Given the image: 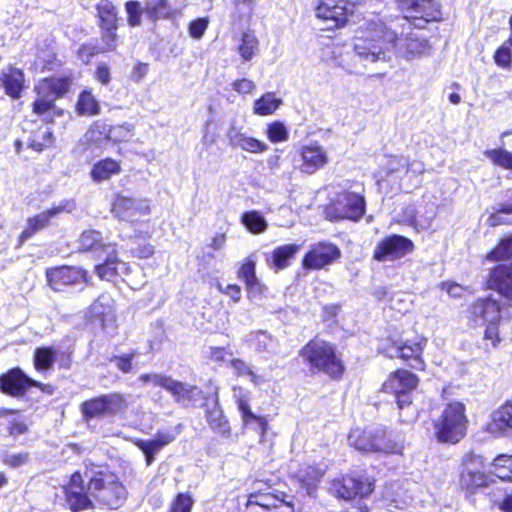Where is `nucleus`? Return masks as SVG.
<instances>
[{
	"instance_id": "obj_30",
	"label": "nucleus",
	"mask_w": 512,
	"mask_h": 512,
	"mask_svg": "<svg viewBox=\"0 0 512 512\" xmlns=\"http://www.w3.org/2000/svg\"><path fill=\"white\" fill-rule=\"evenodd\" d=\"M233 398L235 399L238 409L241 413L243 423L248 425L252 421H255L264 435L267 430V420L264 417L255 415L249 406V395L244 391L243 388L235 386L233 387Z\"/></svg>"
},
{
	"instance_id": "obj_33",
	"label": "nucleus",
	"mask_w": 512,
	"mask_h": 512,
	"mask_svg": "<svg viewBox=\"0 0 512 512\" xmlns=\"http://www.w3.org/2000/svg\"><path fill=\"white\" fill-rule=\"evenodd\" d=\"M121 163L113 158H105L93 164L90 170V178L93 182L101 183L111 177L120 174Z\"/></svg>"
},
{
	"instance_id": "obj_4",
	"label": "nucleus",
	"mask_w": 512,
	"mask_h": 512,
	"mask_svg": "<svg viewBox=\"0 0 512 512\" xmlns=\"http://www.w3.org/2000/svg\"><path fill=\"white\" fill-rule=\"evenodd\" d=\"M465 410L461 402L447 404L434 423L435 437L439 442L455 444L465 437L468 427Z\"/></svg>"
},
{
	"instance_id": "obj_7",
	"label": "nucleus",
	"mask_w": 512,
	"mask_h": 512,
	"mask_svg": "<svg viewBox=\"0 0 512 512\" xmlns=\"http://www.w3.org/2000/svg\"><path fill=\"white\" fill-rule=\"evenodd\" d=\"M88 490L106 506L116 509L126 499V489L111 472H97L89 481Z\"/></svg>"
},
{
	"instance_id": "obj_59",
	"label": "nucleus",
	"mask_w": 512,
	"mask_h": 512,
	"mask_svg": "<svg viewBox=\"0 0 512 512\" xmlns=\"http://www.w3.org/2000/svg\"><path fill=\"white\" fill-rule=\"evenodd\" d=\"M441 290L446 291L453 298H462L466 294H471L472 292L469 288L464 287L458 283L445 281L440 284Z\"/></svg>"
},
{
	"instance_id": "obj_40",
	"label": "nucleus",
	"mask_w": 512,
	"mask_h": 512,
	"mask_svg": "<svg viewBox=\"0 0 512 512\" xmlns=\"http://www.w3.org/2000/svg\"><path fill=\"white\" fill-rule=\"evenodd\" d=\"M110 126L103 120L95 121L84 135L85 143L89 146L101 147L104 142L110 141Z\"/></svg>"
},
{
	"instance_id": "obj_13",
	"label": "nucleus",
	"mask_w": 512,
	"mask_h": 512,
	"mask_svg": "<svg viewBox=\"0 0 512 512\" xmlns=\"http://www.w3.org/2000/svg\"><path fill=\"white\" fill-rule=\"evenodd\" d=\"M365 199L353 192H342L331 204L330 213L337 219L358 221L365 213Z\"/></svg>"
},
{
	"instance_id": "obj_36",
	"label": "nucleus",
	"mask_w": 512,
	"mask_h": 512,
	"mask_svg": "<svg viewBox=\"0 0 512 512\" xmlns=\"http://www.w3.org/2000/svg\"><path fill=\"white\" fill-rule=\"evenodd\" d=\"M512 429V400L505 402L492 414V420L488 424L491 433H503Z\"/></svg>"
},
{
	"instance_id": "obj_27",
	"label": "nucleus",
	"mask_w": 512,
	"mask_h": 512,
	"mask_svg": "<svg viewBox=\"0 0 512 512\" xmlns=\"http://www.w3.org/2000/svg\"><path fill=\"white\" fill-rule=\"evenodd\" d=\"M101 259L104 262L95 267V271L100 279L113 281L118 276L128 273L129 267L127 263L118 259L117 245L114 247L113 253L105 252Z\"/></svg>"
},
{
	"instance_id": "obj_51",
	"label": "nucleus",
	"mask_w": 512,
	"mask_h": 512,
	"mask_svg": "<svg viewBox=\"0 0 512 512\" xmlns=\"http://www.w3.org/2000/svg\"><path fill=\"white\" fill-rule=\"evenodd\" d=\"M266 136L270 142L280 143L288 140L289 132L282 122L275 121L268 125Z\"/></svg>"
},
{
	"instance_id": "obj_48",
	"label": "nucleus",
	"mask_w": 512,
	"mask_h": 512,
	"mask_svg": "<svg viewBox=\"0 0 512 512\" xmlns=\"http://www.w3.org/2000/svg\"><path fill=\"white\" fill-rule=\"evenodd\" d=\"M484 155L496 166L512 170V152L504 148L488 149Z\"/></svg>"
},
{
	"instance_id": "obj_25",
	"label": "nucleus",
	"mask_w": 512,
	"mask_h": 512,
	"mask_svg": "<svg viewBox=\"0 0 512 512\" xmlns=\"http://www.w3.org/2000/svg\"><path fill=\"white\" fill-rule=\"evenodd\" d=\"M248 512H293L292 506L273 494L250 495L247 501Z\"/></svg>"
},
{
	"instance_id": "obj_18",
	"label": "nucleus",
	"mask_w": 512,
	"mask_h": 512,
	"mask_svg": "<svg viewBox=\"0 0 512 512\" xmlns=\"http://www.w3.org/2000/svg\"><path fill=\"white\" fill-rule=\"evenodd\" d=\"M89 320L99 322L103 329L115 327V302L109 294H101L89 307Z\"/></svg>"
},
{
	"instance_id": "obj_22",
	"label": "nucleus",
	"mask_w": 512,
	"mask_h": 512,
	"mask_svg": "<svg viewBox=\"0 0 512 512\" xmlns=\"http://www.w3.org/2000/svg\"><path fill=\"white\" fill-rule=\"evenodd\" d=\"M299 155L301 158L299 169L309 175L323 168L329 161L327 151L318 144L302 146L299 150Z\"/></svg>"
},
{
	"instance_id": "obj_34",
	"label": "nucleus",
	"mask_w": 512,
	"mask_h": 512,
	"mask_svg": "<svg viewBox=\"0 0 512 512\" xmlns=\"http://www.w3.org/2000/svg\"><path fill=\"white\" fill-rule=\"evenodd\" d=\"M61 211L62 209L60 207H55L29 218L27 220V227L19 237L20 245L31 238L37 231L45 228L49 224L51 218L59 214Z\"/></svg>"
},
{
	"instance_id": "obj_44",
	"label": "nucleus",
	"mask_w": 512,
	"mask_h": 512,
	"mask_svg": "<svg viewBox=\"0 0 512 512\" xmlns=\"http://www.w3.org/2000/svg\"><path fill=\"white\" fill-rule=\"evenodd\" d=\"M101 108L94 95L87 90L80 93L76 103V113L79 116H96L100 114Z\"/></svg>"
},
{
	"instance_id": "obj_47",
	"label": "nucleus",
	"mask_w": 512,
	"mask_h": 512,
	"mask_svg": "<svg viewBox=\"0 0 512 512\" xmlns=\"http://www.w3.org/2000/svg\"><path fill=\"white\" fill-rule=\"evenodd\" d=\"M56 360V350L52 347L37 348L34 353V366L38 371L49 370Z\"/></svg>"
},
{
	"instance_id": "obj_52",
	"label": "nucleus",
	"mask_w": 512,
	"mask_h": 512,
	"mask_svg": "<svg viewBox=\"0 0 512 512\" xmlns=\"http://www.w3.org/2000/svg\"><path fill=\"white\" fill-rule=\"evenodd\" d=\"M125 11L127 13V21L131 27L140 26L142 23V14H144L143 6L138 1H128L125 4Z\"/></svg>"
},
{
	"instance_id": "obj_24",
	"label": "nucleus",
	"mask_w": 512,
	"mask_h": 512,
	"mask_svg": "<svg viewBox=\"0 0 512 512\" xmlns=\"http://www.w3.org/2000/svg\"><path fill=\"white\" fill-rule=\"evenodd\" d=\"M47 281L49 286L55 290H61L64 285H72L79 281H87V272L74 267H57L47 270Z\"/></svg>"
},
{
	"instance_id": "obj_42",
	"label": "nucleus",
	"mask_w": 512,
	"mask_h": 512,
	"mask_svg": "<svg viewBox=\"0 0 512 512\" xmlns=\"http://www.w3.org/2000/svg\"><path fill=\"white\" fill-rule=\"evenodd\" d=\"M97 12L101 20L102 27L109 32V35L114 38L112 30L117 26V12L115 5L109 0H101L97 4Z\"/></svg>"
},
{
	"instance_id": "obj_14",
	"label": "nucleus",
	"mask_w": 512,
	"mask_h": 512,
	"mask_svg": "<svg viewBox=\"0 0 512 512\" xmlns=\"http://www.w3.org/2000/svg\"><path fill=\"white\" fill-rule=\"evenodd\" d=\"M413 248L414 245L410 239L400 235H391L377 244L373 258L381 262L394 261L412 252Z\"/></svg>"
},
{
	"instance_id": "obj_43",
	"label": "nucleus",
	"mask_w": 512,
	"mask_h": 512,
	"mask_svg": "<svg viewBox=\"0 0 512 512\" xmlns=\"http://www.w3.org/2000/svg\"><path fill=\"white\" fill-rule=\"evenodd\" d=\"M281 105L282 99L278 98L274 92H267L254 101L253 113L259 116L271 115Z\"/></svg>"
},
{
	"instance_id": "obj_45",
	"label": "nucleus",
	"mask_w": 512,
	"mask_h": 512,
	"mask_svg": "<svg viewBox=\"0 0 512 512\" xmlns=\"http://www.w3.org/2000/svg\"><path fill=\"white\" fill-rule=\"evenodd\" d=\"M259 50V42L256 35L251 31L242 33L237 51L243 61L251 60Z\"/></svg>"
},
{
	"instance_id": "obj_23",
	"label": "nucleus",
	"mask_w": 512,
	"mask_h": 512,
	"mask_svg": "<svg viewBox=\"0 0 512 512\" xmlns=\"http://www.w3.org/2000/svg\"><path fill=\"white\" fill-rule=\"evenodd\" d=\"M488 477L484 473V462L481 456H470L461 474V485L466 489L486 486Z\"/></svg>"
},
{
	"instance_id": "obj_12",
	"label": "nucleus",
	"mask_w": 512,
	"mask_h": 512,
	"mask_svg": "<svg viewBox=\"0 0 512 512\" xmlns=\"http://www.w3.org/2000/svg\"><path fill=\"white\" fill-rule=\"evenodd\" d=\"M111 212L118 219L135 223L143 217L149 216L151 207L147 199L118 195L112 204Z\"/></svg>"
},
{
	"instance_id": "obj_49",
	"label": "nucleus",
	"mask_w": 512,
	"mask_h": 512,
	"mask_svg": "<svg viewBox=\"0 0 512 512\" xmlns=\"http://www.w3.org/2000/svg\"><path fill=\"white\" fill-rule=\"evenodd\" d=\"M512 257V235L503 238L499 244L487 255L492 261L507 260Z\"/></svg>"
},
{
	"instance_id": "obj_41",
	"label": "nucleus",
	"mask_w": 512,
	"mask_h": 512,
	"mask_svg": "<svg viewBox=\"0 0 512 512\" xmlns=\"http://www.w3.org/2000/svg\"><path fill=\"white\" fill-rule=\"evenodd\" d=\"M300 245L286 244L277 247L271 255V263L275 271L285 269L289 266L290 260L299 252Z\"/></svg>"
},
{
	"instance_id": "obj_31",
	"label": "nucleus",
	"mask_w": 512,
	"mask_h": 512,
	"mask_svg": "<svg viewBox=\"0 0 512 512\" xmlns=\"http://www.w3.org/2000/svg\"><path fill=\"white\" fill-rule=\"evenodd\" d=\"M490 284L503 297L512 301V266H496L491 272Z\"/></svg>"
},
{
	"instance_id": "obj_61",
	"label": "nucleus",
	"mask_w": 512,
	"mask_h": 512,
	"mask_svg": "<svg viewBox=\"0 0 512 512\" xmlns=\"http://www.w3.org/2000/svg\"><path fill=\"white\" fill-rule=\"evenodd\" d=\"M255 0H235V10L239 19H250L254 10Z\"/></svg>"
},
{
	"instance_id": "obj_15",
	"label": "nucleus",
	"mask_w": 512,
	"mask_h": 512,
	"mask_svg": "<svg viewBox=\"0 0 512 512\" xmlns=\"http://www.w3.org/2000/svg\"><path fill=\"white\" fill-rule=\"evenodd\" d=\"M340 255L341 252L336 245L319 242L311 245L302 260V265L305 269L319 270L335 262Z\"/></svg>"
},
{
	"instance_id": "obj_60",
	"label": "nucleus",
	"mask_w": 512,
	"mask_h": 512,
	"mask_svg": "<svg viewBox=\"0 0 512 512\" xmlns=\"http://www.w3.org/2000/svg\"><path fill=\"white\" fill-rule=\"evenodd\" d=\"M138 355L137 351H132L121 356H114L111 361L115 363L116 367L123 373L132 371V360Z\"/></svg>"
},
{
	"instance_id": "obj_17",
	"label": "nucleus",
	"mask_w": 512,
	"mask_h": 512,
	"mask_svg": "<svg viewBox=\"0 0 512 512\" xmlns=\"http://www.w3.org/2000/svg\"><path fill=\"white\" fill-rule=\"evenodd\" d=\"M31 386L42 388L43 384L29 378L19 368L11 369L0 377L2 392L14 397L23 396Z\"/></svg>"
},
{
	"instance_id": "obj_10",
	"label": "nucleus",
	"mask_w": 512,
	"mask_h": 512,
	"mask_svg": "<svg viewBox=\"0 0 512 512\" xmlns=\"http://www.w3.org/2000/svg\"><path fill=\"white\" fill-rule=\"evenodd\" d=\"M374 486L375 479L371 476L366 474L347 475L340 479L333 480L330 490L337 497L350 500L356 496H368L373 492Z\"/></svg>"
},
{
	"instance_id": "obj_9",
	"label": "nucleus",
	"mask_w": 512,
	"mask_h": 512,
	"mask_svg": "<svg viewBox=\"0 0 512 512\" xmlns=\"http://www.w3.org/2000/svg\"><path fill=\"white\" fill-rule=\"evenodd\" d=\"M70 83L65 78H45L35 86L37 99L33 104V112L45 115L55 109V101L69 89Z\"/></svg>"
},
{
	"instance_id": "obj_39",
	"label": "nucleus",
	"mask_w": 512,
	"mask_h": 512,
	"mask_svg": "<svg viewBox=\"0 0 512 512\" xmlns=\"http://www.w3.org/2000/svg\"><path fill=\"white\" fill-rule=\"evenodd\" d=\"M143 11L146 17L152 21L173 17V10L168 0H146Z\"/></svg>"
},
{
	"instance_id": "obj_37",
	"label": "nucleus",
	"mask_w": 512,
	"mask_h": 512,
	"mask_svg": "<svg viewBox=\"0 0 512 512\" xmlns=\"http://www.w3.org/2000/svg\"><path fill=\"white\" fill-rule=\"evenodd\" d=\"M382 497L388 506L403 509L408 503L404 484L400 481L388 482L382 489Z\"/></svg>"
},
{
	"instance_id": "obj_2",
	"label": "nucleus",
	"mask_w": 512,
	"mask_h": 512,
	"mask_svg": "<svg viewBox=\"0 0 512 512\" xmlns=\"http://www.w3.org/2000/svg\"><path fill=\"white\" fill-rule=\"evenodd\" d=\"M417 384L418 378L413 373L408 370H397L390 374L382 385L384 392L395 395L399 421L402 423H412L418 416L417 408L413 405L410 394Z\"/></svg>"
},
{
	"instance_id": "obj_3",
	"label": "nucleus",
	"mask_w": 512,
	"mask_h": 512,
	"mask_svg": "<svg viewBox=\"0 0 512 512\" xmlns=\"http://www.w3.org/2000/svg\"><path fill=\"white\" fill-rule=\"evenodd\" d=\"M348 441L355 449L363 452L401 454L404 449L403 443L389 437L381 425L354 428L348 435Z\"/></svg>"
},
{
	"instance_id": "obj_29",
	"label": "nucleus",
	"mask_w": 512,
	"mask_h": 512,
	"mask_svg": "<svg viewBox=\"0 0 512 512\" xmlns=\"http://www.w3.org/2000/svg\"><path fill=\"white\" fill-rule=\"evenodd\" d=\"M0 82L6 95L18 99L25 88V75L21 69L9 66L0 72Z\"/></svg>"
},
{
	"instance_id": "obj_11",
	"label": "nucleus",
	"mask_w": 512,
	"mask_h": 512,
	"mask_svg": "<svg viewBox=\"0 0 512 512\" xmlns=\"http://www.w3.org/2000/svg\"><path fill=\"white\" fill-rule=\"evenodd\" d=\"M126 408L127 402L119 393L102 395L81 404V412L86 418L111 416Z\"/></svg>"
},
{
	"instance_id": "obj_57",
	"label": "nucleus",
	"mask_w": 512,
	"mask_h": 512,
	"mask_svg": "<svg viewBox=\"0 0 512 512\" xmlns=\"http://www.w3.org/2000/svg\"><path fill=\"white\" fill-rule=\"evenodd\" d=\"M323 474L324 471L322 469L313 466H307L305 469L300 470L299 478L308 486H314L317 482L320 481Z\"/></svg>"
},
{
	"instance_id": "obj_46",
	"label": "nucleus",
	"mask_w": 512,
	"mask_h": 512,
	"mask_svg": "<svg viewBox=\"0 0 512 512\" xmlns=\"http://www.w3.org/2000/svg\"><path fill=\"white\" fill-rule=\"evenodd\" d=\"M241 223L253 234L263 233L268 227L264 217L256 210L245 212L241 216Z\"/></svg>"
},
{
	"instance_id": "obj_6",
	"label": "nucleus",
	"mask_w": 512,
	"mask_h": 512,
	"mask_svg": "<svg viewBox=\"0 0 512 512\" xmlns=\"http://www.w3.org/2000/svg\"><path fill=\"white\" fill-rule=\"evenodd\" d=\"M300 354L312 369L323 371L331 377H339L343 372L342 362L334 348L323 340H311L301 349Z\"/></svg>"
},
{
	"instance_id": "obj_50",
	"label": "nucleus",
	"mask_w": 512,
	"mask_h": 512,
	"mask_svg": "<svg viewBox=\"0 0 512 512\" xmlns=\"http://www.w3.org/2000/svg\"><path fill=\"white\" fill-rule=\"evenodd\" d=\"M230 366L237 376H248L250 381L255 385H259L263 382V379L254 373L250 365L240 358L231 359Z\"/></svg>"
},
{
	"instance_id": "obj_32",
	"label": "nucleus",
	"mask_w": 512,
	"mask_h": 512,
	"mask_svg": "<svg viewBox=\"0 0 512 512\" xmlns=\"http://www.w3.org/2000/svg\"><path fill=\"white\" fill-rule=\"evenodd\" d=\"M246 343L258 353L276 354L279 352V342L266 331L251 332L245 338Z\"/></svg>"
},
{
	"instance_id": "obj_1",
	"label": "nucleus",
	"mask_w": 512,
	"mask_h": 512,
	"mask_svg": "<svg viewBox=\"0 0 512 512\" xmlns=\"http://www.w3.org/2000/svg\"><path fill=\"white\" fill-rule=\"evenodd\" d=\"M355 56L365 63L387 60L391 50L407 61H412L431 53L429 42L417 33L387 23L373 16L365 19L357 28L354 37Z\"/></svg>"
},
{
	"instance_id": "obj_21",
	"label": "nucleus",
	"mask_w": 512,
	"mask_h": 512,
	"mask_svg": "<svg viewBox=\"0 0 512 512\" xmlns=\"http://www.w3.org/2000/svg\"><path fill=\"white\" fill-rule=\"evenodd\" d=\"M116 243L97 230H86L78 239L79 250L92 252L98 259L104 256L105 252L113 253Z\"/></svg>"
},
{
	"instance_id": "obj_38",
	"label": "nucleus",
	"mask_w": 512,
	"mask_h": 512,
	"mask_svg": "<svg viewBox=\"0 0 512 512\" xmlns=\"http://www.w3.org/2000/svg\"><path fill=\"white\" fill-rule=\"evenodd\" d=\"M206 419L209 427L216 433L229 436L231 428L223 410L218 403V396L216 395L215 402L211 408L207 409Z\"/></svg>"
},
{
	"instance_id": "obj_53",
	"label": "nucleus",
	"mask_w": 512,
	"mask_h": 512,
	"mask_svg": "<svg viewBox=\"0 0 512 512\" xmlns=\"http://www.w3.org/2000/svg\"><path fill=\"white\" fill-rule=\"evenodd\" d=\"M110 141L114 143L129 141L133 136V125L123 124L118 126H110Z\"/></svg>"
},
{
	"instance_id": "obj_28",
	"label": "nucleus",
	"mask_w": 512,
	"mask_h": 512,
	"mask_svg": "<svg viewBox=\"0 0 512 512\" xmlns=\"http://www.w3.org/2000/svg\"><path fill=\"white\" fill-rule=\"evenodd\" d=\"M470 311L484 323H499L501 319V304L491 297L479 298L471 305Z\"/></svg>"
},
{
	"instance_id": "obj_19",
	"label": "nucleus",
	"mask_w": 512,
	"mask_h": 512,
	"mask_svg": "<svg viewBox=\"0 0 512 512\" xmlns=\"http://www.w3.org/2000/svg\"><path fill=\"white\" fill-rule=\"evenodd\" d=\"M83 491L82 476L79 472H75L71 475L69 484L65 488L66 502L72 512H89L93 510V503Z\"/></svg>"
},
{
	"instance_id": "obj_20",
	"label": "nucleus",
	"mask_w": 512,
	"mask_h": 512,
	"mask_svg": "<svg viewBox=\"0 0 512 512\" xmlns=\"http://www.w3.org/2000/svg\"><path fill=\"white\" fill-rule=\"evenodd\" d=\"M138 381L143 385L152 384L171 392L174 396L180 398H189L197 391V387L173 380L171 377L162 374H142Z\"/></svg>"
},
{
	"instance_id": "obj_63",
	"label": "nucleus",
	"mask_w": 512,
	"mask_h": 512,
	"mask_svg": "<svg viewBox=\"0 0 512 512\" xmlns=\"http://www.w3.org/2000/svg\"><path fill=\"white\" fill-rule=\"evenodd\" d=\"M232 356V353L227 351L225 348H221V347H211L209 349V359L213 362H216V363H225V362H229L230 363V360L229 357Z\"/></svg>"
},
{
	"instance_id": "obj_55",
	"label": "nucleus",
	"mask_w": 512,
	"mask_h": 512,
	"mask_svg": "<svg viewBox=\"0 0 512 512\" xmlns=\"http://www.w3.org/2000/svg\"><path fill=\"white\" fill-rule=\"evenodd\" d=\"M512 223V204L491 214L488 224L492 227Z\"/></svg>"
},
{
	"instance_id": "obj_8",
	"label": "nucleus",
	"mask_w": 512,
	"mask_h": 512,
	"mask_svg": "<svg viewBox=\"0 0 512 512\" xmlns=\"http://www.w3.org/2000/svg\"><path fill=\"white\" fill-rule=\"evenodd\" d=\"M357 0H321L316 8V16L325 24V29L341 28L347 25L354 15Z\"/></svg>"
},
{
	"instance_id": "obj_62",
	"label": "nucleus",
	"mask_w": 512,
	"mask_h": 512,
	"mask_svg": "<svg viewBox=\"0 0 512 512\" xmlns=\"http://www.w3.org/2000/svg\"><path fill=\"white\" fill-rule=\"evenodd\" d=\"M208 18H198L189 25V34L194 39H200L208 28Z\"/></svg>"
},
{
	"instance_id": "obj_54",
	"label": "nucleus",
	"mask_w": 512,
	"mask_h": 512,
	"mask_svg": "<svg viewBox=\"0 0 512 512\" xmlns=\"http://www.w3.org/2000/svg\"><path fill=\"white\" fill-rule=\"evenodd\" d=\"M193 504L194 500L188 493H179L171 503L168 512H191Z\"/></svg>"
},
{
	"instance_id": "obj_56",
	"label": "nucleus",
	"mask_w": 512,
	"mask_h": 512,
	"mask_svg": "<svg viewBox=\"0 0 512 512\" xmlns=\"http://www.w3.org/2000/svg\"><path fill=\"white\" fill-rule=\"evenodd\" d=\"M135 445L143 451L147 465H150L156 454L162 447L155 440H137Z\"/></svg>"
},
{
	"instance_id": "obj_35",
	"label": "nucleus",
	"mask_w": 512,
	"mask_h": 512,
	"mask_svg": "<svg viewBox=\"0 0 512 512\" xmlns=\"http://www.w3.org/2000/svg\"><path fill=\"white\" fill-rule=\"evenodd\" d=\"M256 260L253 256L246 258L238 271V277L246 284V289L249 295L260 294L263 286L255 274Z\"/></svg>"
},
{
	"instance_id": "obj_26",
	"label": "nucleus",
	"mask_w": 512,
	"mask_h": 512,
	"mask_svg": "<svg viewBox=\"0 0 512 512\" xmlns=\"http://www.w3.org/2000/svg\"><path fill=\"white\" fill-rule=\"evenodd\" d=\"M227 138L232 148L241 149L248 153L260 154L266 152L269 148L266 143L243 133L235 125H231L228 129Z\"/></svg>"
},
{
	"instance_id": "obj_58",
	"label": "nucleus",
	"mask_w": 512,
	"mask_h": 512,
	"mask_svg": "<svg viewBox=\"0 0 512 512\" xmlns=\"http://www.w3.org/2000/svg\"><path fill=\"white\" fill-rule=\"evenodd\" d=\"M494 61L497 66L503 69H510L512 64V52L507 44H502L494 54Z\"/></svg>"
},
{
	"instance_id": "obj_5",
	"label": "nucleus",
	"mask_w": 512,
	"mask_h": 512,
	"mask_svg": "<svg viewBox=\"0 0 512 512\" xmlns=\"http://www.w3.org/2000/svg\"><path fill=\"white\" fill-rule=\"evenodd\" d=\"M400 10L405 14L402 17L386 22L387 25L401 27L404 30H411V19L413 25L422 28L424 24L435 21L440 17V11L435 0H397Z\"/></svg>"
},
{
	"instance_id": "obj_64",
	"label": "nucleus",
	"mask_w": 512,
	"mask_h": 512,
	"mask_svg": "<svg viewBox=\"0 0 512 512\" xmlns=\"http://www.w3.org/2000/svg\"><path fill=\"white\" fill-rule=\"evenodd\" d=\"M232 87L239 94L246 95L254 92L256 84L250 79L243 78L233 82Z\"/></svg>"
},
{
	"instance_id": "obj_16",
	"label": "nucleus",
	"mask_w": 512,
	"mask_h": 512,
	"mask_svg": "<svg viewBox=\"0 0 512 512\" xmlns=\"http://www.w3.org/2000/svg\"><path fill=\"white\" fill-rule=\"evenodd\" d=\"M427 344V339L422 336H416L412 340H406L403 343L396 344L388 350L390 358H401L405 361L412 360L411 367L421 370L424 368V362L421 359L423 350Z\"/></svg>"
}]
</instances>
